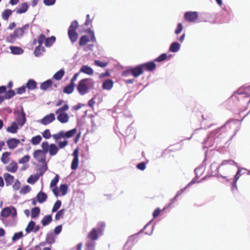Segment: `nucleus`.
I'll return each mask as SVG.
<instances>
[{
  "label": "nucleus",
  "mask_w": 250,
  "mask_h": 250,
  "mask_svg": "<svg viewBox=\"0 0 250 250\" xmlns=\"http://www.w3.org/2000/svg\"><path fill=\"white\" fill-rule=\"evenodd\" d=\"M21 187V183L18 180H16L14 185H13V188L15 190H18Z\"/></svg>",
  "instance_id": "58"
},
{
  "label": "nucleus",
  "mask_w": 250,
  "mask_h": 250,
  "mask_svg": "<svg viewBox=\"0 0 250 250\" xmlns=\"http://www.w3.org/2000/svg\"><path fill=\"white\" fill-rule=\"evenodd\" d=\"M143 69L141 64L128 70L126 72L131 74L134 77H138L143 74Z\"/></svg>",
  "instance_id": "10"
},
{
  "label": "nucleus",
  "mask_w": 250,
  "mask_h": 250,
  "mask_svg": "<svg viewBox=\"0 0 250 250\" xmlns=\"http://www.w3.org/2000/svg\"><path fill=\"white\" fill-rule=\"evenodd\" d=\"M146 164L145 162H142L137 165V167L141 170H144L146 168Z\"/></svg>",
  "instance_id": "64"
},
{
  "label": "nucleus",
  "mask_w": 250,
  "mask_h": 250,
  "mask_svg": "<svg viewBox=\"0 0 250 250\" xmlns=\"http://www.w3.org/2000/svg\"><path fill=\"white\" fill-rule=\"evenodd\" d=\"M6 143L9 148L14 149L20 144V140L16 138H11L8 140Z\"/></svg>",
  "instance_id": "19"
},
{
  "label": "nucleus",
  "mask_w": 250,
  "mask_h": 250,
  "mask_svg": "<svg viewBox=\"0 0 250 250\" xmlns=\"http://www.w3.org/2000/svg\"><path fill=\"white\" fill-rule=\"evenodd\" d=\"M99 233L95 228H93L88 233L87 238L92 241H95L98 239Z\"/></svg>",
  "instance_id": "20"
},
{
  "label": "nucleus",
  "mask_w": 250,
  "mask_h": 250,
  "mask_svg": "<svg viewBox=\"0 0 250 250\" xmlns=\"http://www.w3.org/2000/svg\"><path fill=\"white\" fill-rule=\"evenodd\" d=\"M64 209H62L60 210L55 215V219L56 220H59L60 219L62 218L64 215Z\"/></svg>",
  "instance_id": "48"
},
{
  "label": "nucleus",
  "mask_w": 250,
  "mask_h": 250,
  "mask_svg": "<svg viewBox=\"0 0 250 250\" xmlns=\"http://www.w3.org/2000/svg\"><path fill=\"white\" fill-rule=\"evenodd\" d=\"M95 242L87 241L85 244V250H95Z\"/></svg>",
  "instance_id": "42"
},
{
  "label": "nucleus",
  "mask_w": 250,
  "mask_h": 250,
  "mask_svg": "<svg viewBox=\"0 0 250 250\" xmlns=\"http://www.w3.org/2000/svg\"><path fill=\"white\" fill-rule=\"evenodd\" d=\"M60 190L62 192V195H64L66 194L68 190V186L66 184H62L60 186Z\"/></svg>",
  "instance_id": "51"
},
{
  "label": "nucleus",
  "mask_w": 250,
  "mask_h": 250,
  "mask_svg": "<svg viewBox=\"0 0 250 250\" xmlns=\"http://www.w3.org/2000/svg\"><path fill=\"white\" fill-rule=\"evenodd\" d=\"M105 227V223L104 222H99L97 225L96 229H97V232L100 235L103 234V232Z\"/></svg>",
  "instance_id": "29"
},
{
  "label": "nucleus",
  "mask_w": 250,
  "mask_h": 250,
  "mask_svg": "<svg viewBox=\"0 0 250 250\" xmlns=\"http://www.w3.org/2000/svg\"><path fill=\"white\" fill-rule=\"evenodd\" d=\"M55 120V116L54 113H50L45 116L42 119L40 120L39 123L44 125H49Z\"/></svg>",
  "instance_id": "11"
},
{
  "label": "nucleus",
  "mask_w": 250,
  "mask_h": 250,
  "mask_svg": "<svg viewBox=\"0 0 250 250\" xmlns=\"http://www.w3.org/2000/svg\"><path fill=\"white\" fill-rule=\"evenodd\" d=\"M38 201L39 203H42L45 202L47 198V195L43 192L40 191L37 195Z\"/></svg>",
  "instance_id": "27"
},
{
  "label": "nucleus",
  "mask_w": 250,
  "mask_h": 250,
  "mask_svg": "<svg viewBox=\"0 0 250 250\" xmlns=\"http://www.w3.org/2000/svg\"><path fill=\"white\" fill-rule=\"evenodd\" d=\"M31 188L28 185L24 186L21 189V192L25 194L30 191Z\"/></svg>",
  "instance_id": "61"
},
{
  "label": "nucleus",
  "mask_w": 250,
  "mask_h": 250,
  "mask_svg": "<svg viewBox=\"0 0 250 250\" xmlns=\"http://www.w3.org/2000/svg\"><path fill=\"white\" fill-rule=\"evenodd\" d=\"M77 130L76 128H73L71 130H70L66 132H64V138H70L72 137H73L76 133H77Z\"/></svg>",
  "instance_id": "36"
},
{
  "label": "nucleus",
  "mask_w": 250,
  "mask_h": 250,
  "mask_svg": "<svg viewBox=\"0 0 250 250\" xmlns=\"http://www.w3.org/2000/svg\"><path fill=\"white\" fill-rule=\"evenodd\" d=\"M11 213V208L6 207L4 208L1 211L0 215L3 217H8Z\"/></svg>",
  "instance_id": "35"
},
{
  "label": "nucleus",
  "mask_w": 250,
  "mask_h": 250,
  "mask_svg": "<svg viewBox=\"0 0 250 250\" xmlns=\"http://www.w3.org/2000/svg\"><path fill=\"white\" fill-rule=\"evenodd\" d=\"M26 86L29 90H34L37 88V83L34 80L30 79L27 82Z\"/></svg>",
  "instance_id": "28"
},
{
  "label": "nucleus",
  "mask_w": 250,
  "mask_h": 250,
  "mask_svg": "<svg viewBox=\"0 0 250 250\" xmlns=\"http://www.w3.org/2000/svg\"><path fill=\"white\" fill-rule=\"evenodd\" d=\"M15 95V92L13 90H10L5 92L4 99H9Z\"/></svg>",
  "instance_id": "47"
},
{
  "label": "nucleus",
  "mask_w": 250,
  "mask_h": 250,
  "mask_svg": "<svg viewBox=\"0 0 250 250\" xmlns=\"http://www.w3.org/2000/svg\"><path fill=\"white\" fill-rule=\"evenodd\" d=\"M3 177L5 180L6 186L11 185L14 182V177L8 173H4Z\"/></svg>",
  "instance_id": "21"
},
{
  "label": "nucleus",
  "mask_w": 250,
  "mask_h": 250,
  "mask_svg": "<svg viewBox=\"0 0 250 250\" xmlns=\"http://www.w3.org/2000/svg\"><path fill=\"white\" fill-rule=\"evenodd\" d=\"M61 205H62L61 201L60 200H57L55 203V204L53 207V208L52 209V212H56V211H57L61 207Z\"/></svg>",
  "instance_id": "49"
},
{
  "label": "nucleus",
  "mask_w": 250,
  "mask_h": 250,
  "mask_svg": "<svg viewBox=\"0 0 250 250\" xmlns=\"http://www.w3.org/2000/svg\"><path fill=\"white\" fill-rule=\"evenodd\" d=\"M95 82L91 78H84L80 80L77 86L78 92L81 95L88 93L89 90L93 89Z\"/></svg>",
  "instance_id": "2"
},
{
  "label": "nucleus",
  "mask_w": 250,
  "mask_h": 250,
  "mask_svg": "<svg viewBox=\"0 0 250 250\" xmlns=\"http://www.w3.org/2000/svg\"><path fill=\"white\" fill-rule=\"evenodd\" d=\"M56 38L54 36H52L50 38H47L45 40V45L46 47L51 46L53 43L55 42Z\"/></svg>",
  "instance_id": "38"
},
{
  "label": "nucleus",
  "mask_w": 250,
  "mask_h": 250,
  "mask_svg": "<svg viewBox=\"0 0 250 250\" xmlns=\"http://www.w3.org/2000/svg\"><path fill=\"white\" fill-rule=\"evenodd\" d=\"M52 220L51 215H47L43 217L41 221L42 224L43 226L48 225Z\"/></svg>",
  "instance_id": "31"
},
{
  "label": "nucleus",
  "mask_w": 250,
  "mask_h": 250,
  "mask_svg": "<svg viewBox=\"0 0 250 250\" xmlns=\"http://www.w3.org/2000/svg\"><path fill=\"white\" fill-rule=\"evenodd\" d=\"M80 75V72H78L75 73L73 77L72 78V79L70 80V83L66 86L63 89V92L64 93H66L68 94H70L72 93L74 91V88L75 85V81H76L78 77Z\"/></svg>",
  "instance_id": "9"
},
{
  "label": "nucleus",
  "mask_w": 250,
  "mask_h": 250,
  "mask_svg": "<svg viewBox=\"0 0 250 250\" xmlns=\"http://www.w3.org/2000/svg\"><path fill=\"white\" fill-rule=\"evenodd\" d=\"M198 18L197 12H187L184 14L185 19L189 22H194Z\"/></svg>",
  "instance_id": "13"
},
{
  "label": "nucleus",
  "mask_w": 250,
  "mask_h": 250,
  "mask_svg": "<svg viewBox=\"0 0 250 250\" xmlns=\"http://www.w3.org/2000/svg\"><path fill=\"white\" fill-rule=\"evenodd\" d=\"M143 70L152 71L155 69L156 65L153 62H149L141 64Z\"/></svg>",
  "instance_id": "17"
},
{
  "label": "nucleus",
  "mask_w": 250,
  "mask_h": 250,
  "mask_svg": "<svg viewBox=\"0 0 250 250\" xmlns=\"http://www.w3.org/2000/svg\"><path fill=\"white\" fill-rule=\"evenodd\" d=\"M11 153L9 152H5L2 153L0 160L3 164H6L10 161V156Z\"/></svg>",
  "instance_id": "25"
},
{
  "label": "nucleus",
  "mask_w": 250,
  "mask_h": 250,
  "mask_svg": "<svg viewBox=\"0 0 250 250\" xmlns=\"http://www.w3.org/2000/svg\"><path fill=\"white\" fill-rule=\"evenodd\" d=\"M64 74V71L62 69H61L57 72L53 76V78L56 80H60Z\"/></svg>",
  "instance_id": "39"
},
{
  "label": "nucleus",
  "mask_w": 250,
  "mask_h": 250,
  "mask_svg": "<svg viewBox=\"0 0 250 250\" xmlns=\"http://www.w3.org/2000/svg\"><path fill=\"white\" fill-rule=\"evenodd\" d=\"M42 137L46 139H49L51 136L49 129H45L42 133Z\"/></svg>",
  "instance_id": "55"
},
{
  "label": "nucleus",
  "mask_w": 250,
  "mask_h": 250,
  "mask_svg": "<svg viewBox=\"0 0 250 250\" xmlns=\"http://www.w3.org/2000/svg\"><path fill=\"white\" fill-rule=\"evenodd\" d=\"M52 137L56 141L59 140L61 138H64V132L63 131H60L58 133L53 134Z\"/></svg>",
  "instance_id": "45"
},
{
  "label": "nucleus",
  "mask_w": 250,
  "mask_h": 250,
  "mask_svg": "<svg viewBox=\"0 0 250 250\" xmlns=\"http://www.w3.org/2000/svg\"><path fill=\"white\" fill-rule=\"evenodd\" d=\"M39 229L40 226L38 225L36 226L35 223L33 221L31 220L29 222L27 226L25 228V231L26 234H28L31 232L36 233Z\"/></svg>",
  "instance_id": "12"
},
{
  "label": "nucleus",
  "mask_w": 250,
  "mask_h": 250,
  "mask_svg": "<svg viewBox=\"0 0 250 250\" xmlns=\"http://www.w3.org/2000/svg\"><path fill=\"white\" fill-rule=\"evenodd\" d=\"M12 11L10 9H6L2 13L3 19L7 20L9 16L12 14Z\"/></svg>",
  "instance_id": "43"
},
{
  "label": "nucleus",
  "mask_w": 250,
  "mask_h": 250,
  "mask_svg": "<svg viewBox=\"0 0 250 250\" xmlns=\"http://www.w3.org/2000/svg\"><path fill=\"white\" fill-rule=\"evenodd\" d=\"M30 156L28 155H26L21 158L19 160V163L20 164H25L27 162H28L29 161L30 159Z\"/></svg>",
  "instance_id": "53"
},
{
  "label": "nucleus",
  "mask_w": 250,
  "mask_h": 250,
  "mask_svg": "<svg viewBox=\"0 0 250 250\" xmlns=\"http://www.w3.org/2000/svg\"><path fill=\"white\" fill-rule=\"evenodd\" d=\"M68 109L69 105L65 104L56 110L55 113L57 115V119L61 123L65 124L69 121V115L66 113Z\"/></svg>",
  "instance_id": "5"
},
{
  "label": "nucleus",
  "mask_w": 250,
  "mask_h": 250,
  "mask_svg": "<svg viewBox=\"0 0 250 250\" xmlns=\"http://www.w3.org/2000/svg\"><path fill=\"white\" fill-rule=\"evenodd\" d=\"M62 225H59L55 227L54 230V233L57 235L59 234L62 231Z\"/></svg>",
  "instance_id": "63"
},
{
  "label": "nucleus",
  "mask_w": 250,
  "mask_h": 250,
  "mask_svg": "<svg viewBox=\"0 0 250 250\" xmlns=\"http://www.w3.org/2000/svg\"><path fill=\"white\" fill-rule=\"evenodd\" d=\"M113 81L111 79L105 80L103 83L102 88L105 90H110L113 86Z\"/></svg>",
  "instance_id": "22"
},
{
  "label": "nucleus",
  "mask_w": 250,
  "mask_h": 250,
  "mask_svg": "<svg viewBox=\"0 0 250 250\" xmlns=\"http://www.w3.org/2000/svg\"><path fill=\"white\" fill-rule=\"evenodd\" d=\"M18 129V126L16 122L12 123L11 126L8 127L6 129V130L8 132H10L11 133H16Z\"/></svg>",
  "instance_id": "30"
},
{
  "label": "nucleus",
  "mask_w": 250,
  "mask_h": 250,
  "mask_svg": "<svg viewBox=\"0 0 250 250\" xmlns=\"http://www.w3.org/2000/svg\"><path fill=\"white\" fill-rule=\"evenodd\" d=\"M29 27V24L27 23L21 27L16 29L13 33L11 34L6 37V42L9 43H14L17 38H21L24 34L27 33Z\"/></svg>",
  "instance_id": "3"
},
{
  "label": "nucleus",
  "mask_w": 250,
  "mask_h": 250,
  "mask_svg": "<svg viewBox=\"0 0 250 250\" xmlns=\"http://www.w3.org/2000/svg\"><path fill=\"white\" fill-rule=\"evenodd\" d=\"M11 52L14 54H21L23 53V50L19 47L10 46Z\"/></svg>",
  "instance_id": "37"
},
{
  "label": "nucleus",
  "mask_w": 250,
  "mask_h": 250,
  "mask_svg": "<svg viewBox=\"0 0 250 250\" xmlns=\"http://www.w3.org/2000/svg\"><path fill=\"white\" fill-rule=\"evenodd\" d=\"M78 27V22L77 21H72L69 27L68 34L70 40L73 43L76 42L78 39V35L76 32Z\"/></svg>",
  "instance_id": "6"
},
{
  "label": "nucleus",
  "mask_w": 250,
  "mask_h": 250,
  "mask_svg": "<svg viewBox=\"0 0 250 250\" xmlns=\"http://www.w3.org/2000/svg\"><path fill=\"white\" fill-rule=\"evenodd\" d=\"M16 120L17 122V124L21 126L25 124L26 122L25 114L23 112V111L18 112Z\"/></svg>",
  "instance_id": "15"
},
{
  "label": "nucleus",
  "mask_w": 250,
  "mask_h": 250,
  "mask_svg": "<svg viewBox=\"0 0 250 250\" xmlns=\"http://www.w3.org/2000/svg\"><path fill=\"white\" fill-rule=\"evenodd\" d=\"M45 35L42 34H41L38 38V42L39 45H42L43 42H45Z\"/></svg>",
  "instance_id": "56"
},
{
  "label": "nucleus",
  "mask_w": 250,
  "mask_h": 250,
  "mask_svg": "<svg viewBox=\"0 0 250 250\" xmlns=\"http://www.w3.org/2000/svg\"><path fill=\"white\" fill-rule=\"evenodd\" d=\"M85 32L89 34L90 36V40L87 35L82 36L81 37L79 41V44L80 46L85 45L87 42H89L90 41H91L93 42H96V39L95 36V34L93 31H92L90 28H89L86 29L85 30Z\"/></svg>",
  "instance_id": "8"
},
{
  "label": "nucleus",
  "mask_w": 250,
  "mask_h": 250,
  "mask_svg": "<svg viewBox=\"0 0 250 250\" xmlns=\"http://www.w3.org/2000/svg\"><path fill=\"white\" fill-rule=\"evenodd\" d=\"M167 56L166 54L163 53L161 54L160 56H159L158 57H157L155 59V61L157 62H162L167 59Z\"/></svg>",
  "instance_id": "54"
},
{
  "label": "nucleus",
  "mask_w": 250,
  "mask_h": 250,
  "mask_svg": "<svg viewBox=\"0 0 250 250\" xmlns=\"http://www.w3.org/2000/svg\"><path fill=\"white\" fill-rule=\"evenodd\" d=\"M42 140V138L40 135H36L32 138L31 143L33 145L36 146L39 144Z\"/></svg>",
  "instance_id": "34"
},
{
  "label": "nucleus",
  "mask_w": 250,
  "mask_h": 250,
  "mask_svg": "<svg viewBox=\"0 0 250 250\" xmlns=\"http://www.w3.org/2000/svg\"><path fill=\"white\" fill-rule=\"evenodd\" d=\"M92 19H91L90 18V15L89 14H87L86 15V20L84 22V25L85 26H88L90 25L92 23Z\"/></svg>",
  "instance_id": "62"
},
{
  "label": "nucleus",
  "mask_w": 250,
  "mask_h": 250,
  "mask_svg": "<svg viewBox=\"0 0 250 250\" xmlns=\"http://www.w3.org/2000/svg\"><path fill=\"white\" fill-rule=\"evenodd\" d=\"M73 156L74 158L71 163V167L72 170H75L78 168L79 163V151L78 149H75L73 153Z\"/></svg>",
  "instance_id": "14"
},
{
  "label": "nucleus",
  "mask_w": 250,
  "mask_h": 250,
  "mask_svg": "<svg viewBox=\"0 0 250 250\" xmlns=\"http://www.w3.org/2000/svg\"><path fill=\"white\" fill-rule=\"evenodd\" d=\"M28 9V6L26 2L21 4L20 8L16 9V12L17 14H22L25 13Z\"/></svg>",
  "instance_id": "24"
},
{
  "label": "nucleus",
  "mask_w": 250,
  "mask_h": 250,
  "mask_svg": "<svg viewBox=\"0 0 250 250\" xmlns=\"http://www.w3.org/2000/svg\"><path fill=\"white\" fill-rule=\"evenodd\" d=\"M247 91H250V88L249 89V86H247L246 87H240L237 90L234 92L233 95L232 96V97L235 96L236 95H244L245 97H249L250 96V95L248 94Z\"/></svg>",
  "instance_id": "16"
},
{
  "label": "nucleus",
  "mask_w": 250,
  "mask_h": 250,
  "mask_svg": "<svg viewBox=\"0 0 250 250\" xmlns=\"http://www.w3.org/2000/svg\"><path fill=\"white\" fill-rule=\"evenodd\" d=\"M52 84V81L51 80H48L41 84L40 88L43 90H46L51 87Z\"/></svg>",
  "instance_id": "26"
},
{
  "label": "nucleus",
  "mask_w": 250,
  "mask_h": 250,
  "mask_svg": "<svg viewBox=\"0 0 250 250\" xmlns=\"http://www.w3.org/2000/svg\"><path fill=\"white\" fill-rule=\"evenodd\" d=\"M46 242L48 244H52L55 242L54 236L52 234H47L46 236Z\"/></svg>",
  "instance_id": "41"
},
{
  "label": "nucleus",
  "mask_w": 250,
  "mask_h": 250,
  "mask_svg": "<svg viewBox=\"0 0 250 250\" xmlns=\"http://www.w3.org/2000/svg\"><path fill=\"white\" fill-rule=\"evenodd\" d=\"M79 72L80 73L83 72L89 75H92L94 73V71L90 67L85 65L81 67Z\"/></svg>",
  "instance_id": "23"
},
{
  "label": "nucleus",
  "mask_w": 250,
  "mask_h": 250,
  "mask_svg": "<svg viewBox=\"0 0 250 250\" xmlns=\"http://www.w3.org/2000/svg\"><path fill=\"white\" fill-rule=\"evenodd\" d=\"M41 147L43 150H44L46 153L49 152V155L51 156L57 154L59 150L58 147L55 144H51L49 145L48 143L46 141L42 143Z\"/></svg>",
  "instance_id": "7"
},
{
  "label": "nucleus",
  "mask_w": 250,
  "mask_h": 250,
  "mask_svg": "<svg viewBox=\"0 0 250 250\" xmlns=\"http://www.w3.org/2000/svg\"><path fill=\"white\" fill-rule=\"evenodd\" d=\"M241 169L240 168L238 170L237 173L234 176L233 179V182L232 184V188H237V181L240 178V176H241L240 172H241Z\"/></svg>",
  "instance_id": "32"
},
{
  "label": "nucleus",
  "mask_w": 250,
  "mask_h": 250,
  "mask_svg": "<svg viewBox=\"0 0 250 250\" xmlns=\"http://www.w3.org/2000/svg\"><path fill=\"white\" fill-rule=\"evenodd\" d=\"M23 236V232L22 231H19L14 234L12 240L13 241H16L19 240V239L22 238Z\"/></svg>",
  "instance_id": "44"
},
{
  "label": "nucleus",
  "mask_w": 250,
  "mask_h": 250,
  "mask_svg": "<svg viewBox=\"0 0 250 250\" xmlns=\"http://www.w3.org/2000/svg\"><path fill=\"white\" fill-rule=\"evenodd\" d=\"M26 90V86H22L20 87H19L16 90V92L18 94H21L25 92Z\"/></svg>",
  "instance_id": "57"
},
{
  "label": "nucleus",
  "mask_w": 250,
  "mask_h": 250,
  "mask_svg": "<svg viewBox=\"0 0 250 250\" xmlns=\"http://www.w3.org/2000/svg\"><path fill=\"white\" fill-rule=\"evenodd\" d=\"M59 180V176L56 174L54 178L51 180L50 187L53 188L56 187Z\"/></svg>",
  "instance_id": "50"
},
{
  "label": "nucleus",
  "mask_w": 250,
  "mask_h": 250,
  "mask_svg": "<svg viewBox=\"0 0 250 250\" xmlns=\"http://www.w3.org/2000/svg\"><path fill=\"white\" fill-rule=\"evenodd\" d=\"M180 45L177 42H174L172 43L170 47L169 51L172 52H177L180 49Z\"/></svg>",
  "instance_id": "33"
},
{
  "label": "nucleus",
  "mask_w": 250,
  "mask_h": 250,
  "mask_svg": "<svg viewBox=\"0 0 250 250\" xmlns=\"http://www.w3.org/2000/svg\"><path fill=\"white\" fill-rule=\"evenodd\" d=\"M46 152L44 150H36L33 153L34 158L38 162L42 163L43 166L40 168L41 174L42 175L47 169V166L46 162Z\"/></svg>",
  "instance_id": "4"
},
{
  "label": "nucleus",
  "mask_w": 250,
  "mask_h": 250,
  "mask_svg": "<svg viewBox=\"0 0 250 250\" xmlns=\"http://www.w3.org/2000/svg\"><path fill=\"white\" fill-rule=\"evenodd\" d=\"M18 168L17 163L15 161H12L9 165L5 167V169L8 172L15 173Z\"/></svg>",
  "instance_id": "18"
},
{
  "label": "nucleus",
  "mask_w": 250,
  "mask_h": 250,
  "mask_svg": "<svg viewBox=\"0 0 250 250\" xmlns=\"http://www.w3.org/2000/svg\"><path fill=\"white\" fill-rule=\"evenodd\" d=\"M183 30V25L182 23H179L177 25V29L175 31L176 34H180Z\"/></svg>",
  "instance_id": "60"
},
{
  "label": "nucleus",
  "mask_w": 250,
  "mask_h": 250,
  "mask_svg": "<svg viewBox=\"0 0 250 250\" xmlns=\"http://www.w3.org/2000/svg\"><path fill=\"white\" fill-rule=\"evenodd\" d=\"M94 63L97 66L103 68L106 67L108 64L107 62H102L99 60H95Z\"/></svg>",
  "instance_id": "52"
},
{
  "label": "nucleus",
  "mask_w": 250,
  "mask_h": 250,
  "mask_svg": "<svg viewBox=\"0 0 250 250\" xmlns=\"http://www.w3.org/2000/svg\"><path fill=\"white\" fill-rule=\"evenodd\" d=\"M44 51V48L43 47H42L41 45H39L38 46H37L35 49L34 51V54L36 56H39L42 54V52Z\"/></svg>",
  "instance_id": "46"
},
{
  "label": "nucleus",
  "mask_w": 250,
  "mask_h": 250,
  "mask_svg": "<svg viewBox=\"0 0 250 250\" xmlns=\"http://www.w3.org/2000/svg\"><path fill=\"white\" fill-rule=\"evenodd\" d=\"M236 165L237 163L231 159L225 160L219 166H216V163H213L210 166V168L212 173L219 174L224 179H227L233 173L231 167Z\"/></svg>",
  "instance_id": "1"
},
{
  "label": "nucleus",
  "mask_w": 250,
  "mask_h": 250,
  "mask_svg": "<svg viewBox=\"0 0 250 250\" xmlns=\"http://www.w3.org/2000/svg\"><path fill=\"white\" fill-rule=\"evenodd\" d=\"M68 144V142L66 140H64L63 141H61L59 142L58 143V146L59 148H62L64 147H65L66 146H67Z\"/></svg>",
  "instance_id": "59"
},
{
  "label": "nucleus",
  "mask_w": 250,
  "mask_h": 250,
  "mask_svg": "<svg viewBox=\"0 0 250 250\" xmlns=\"http://www.w3.org/2000/svg\"><path fill=\"white\" fill-rule=\"evenodd\" d=\"M40 209L38 207H35L31 209V218H35L39 216Z\"/></svg>",
  "instance_id": "40"
}]
</instances>
